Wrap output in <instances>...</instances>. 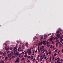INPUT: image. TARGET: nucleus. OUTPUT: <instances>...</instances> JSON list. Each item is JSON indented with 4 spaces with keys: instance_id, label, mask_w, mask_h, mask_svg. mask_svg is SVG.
Wrapping results in <instances>:
<instances>
[{
    "instance_id": "obj_1",
    "label": "nucleus",
    "mask_w": 63,
    "mask_h": 63,
    "mask_svg": "<svg viewBox=\"0 0 63 63\" xmlns=\"http://www.w3.org/2000/svg\"><path fill=\"white\" fill-rule=\"evenodd\" d=\"M31 48H30V50H28L27 52L28 53V55H30V54H31Z\"/></svg>"
},
{
    "instance_id": "obj_2",
    "label": "nucleus",
    "mask_w": 63,
    "mask_h": 63,
    "mask_svg": "<svg viewBox=\"0 0 63 63\" xmlns=\"http://www.w3.org/2000/svg\"><path fill=\"white\" fill-rule=\"evenodd\" d=\"M13 54L14 55H15V56H18V54H19V53L18 52H14Z\"/></svg>"
},
{
    "instance_id": "obj_3",
    "label": "nucleus",
    "mask_w": 63,
    "mask_h": 63,
    "mask_svg": "<svg viewBox=\"0 0 63 63\" xmlns=\"http://www.w3.org/2000/svg\"><path fill=\"white\" fill-rule=\"evenodd\" d=\"M60 32L59 31H58L56 33L57 34V38H59V36H60V34H58Z\"/></svg>"
},
{
    "instance_id": "obj_4",
    "label": "nucleus",
    "mask_w": 63,
    "mask_h": 63,
    "mask_svg": "<svg viewBox=\"0 0 63 63\" xmlns=\"http://www.w3.org/2000/svg\"><path fill=\"white\" fill-rule=\"evenodd\" d=\"M47 43V41L45 40L43 41V45H46V43Z\"/></svg>"
},
{
    "instance_id": "obj_5",
    "label": "nucleus",
    "mask_w": 63,
    "mask_h": 63,
    "mask_svg": "<svg viewBox=\"0 0 63 63\" xmlns=\"http://www.w3.org/2000/svg\"><path fill=\"white\" fill-rule=\"evenodd\" d=\"M42 45H43V42H41L38 44V45L39 46H40V45L42 46Z\"/></svg>"
},
{
    "instance_id": "obj_6",
    "label": "nucleus",
    "mask_w": 63,
    "mask_h": 63,
    "mask_svg": "<svg viewBox=\"0 0 63 63\" xmlns=\"http://www.w3.org/2000/svg\"><path fill=\"white\" fill-rule=\"evenodd\" d=\"M14 52H16L17 51L16 50V47H14Z\"/></svg>"
},
{
    "instance_id": "obj_7",
    "label": "nucleus",
    "mask_w": 63,
    "mask_h": 63,
    "mask_svg": "<svg viewBox=\"0 0 63 63\" xmlns=\"http://www.w3.org/2000/svg\"><path fill=\"white\" fill-rule=\"evenodd\" d=\"M19 61V59L18 58V59H17L15 61V62H18Z\"/></svg>"
},
{
    "instance_id": "obj_8",
    "label": "nucleus",
    "mask_w": 63,
    "mask_h": 63,
    "mask_svg": "<svg viewBox=\"0 0 63 63\" xmlns=\"http://www.w3.org/2000/svg\"><path fill=\"white\" fill-rule=\"evenodd\" d=\"M28 44L27 43H26V46L27 47H28Z\"/></svg>"
},
{
    "instance_id": "obj_9",
    "label": "nucleus",
    "mask_w": 63,
    "mask_h": 63,
    "mask_svg": "<svg viewBox=\"0 0 63 63\" xmlns=\"http://www.w3.org/2000/svg\"><path fill=\"white\" fill-rule=\"evenodd\" d=\"M44 37H45V38H44V39H46V40L47 39H46V38H47V35H44Z\"/></svg>"
},
{
    "instance_id": "obj_10",
    "label": "nucleus",
    "mask_w": 63,
    "mask_h": 63,
    "mask_svg": "<svg viewBox=\"0 0 63 63\" xmlns=\"http://www.w3.org/2000/svg\"><path fill=\"white\" fill-rule=\"evenodd\" d=\"M45 50V49H43V50H41V51L43 53H44Z\"/></svg>"
},
{
    "instance_id": "obj_11",
    "label": "nucleus",
    "mask_w": 63,
    "mask_h": 63,
    "mask_svg": "<svg viewBox=\"0 0 63 63\" xmlns=\"http://www.w3.org/2000/svg\"><path fill=\"white\" fill-rule=\"evenodd\" d=\"M18 51H21V48H19L18 49Z\"/></svg>"
},
{
    "instance_id": "obj_12",
    "label": "nucleus",
    "mask_w": 63,
    "mask_h": 63,
    "mask_svg": "<svg viewBox=\"0 0 63 63\" xmlns=\"http://www.w3.org/2000/svg\"><path fill=\"white\" fill-rule=\"evenodd\" d=\"M40 38L41 40H43V36H41L40 37Z\"/></svg>"
},
{
    "instance_id": "obj_13",
    "label": "nucleus",
    "mask_w": 63,
    "mask_h": 63,
    "mask_svg": "<svg viewBox=\"0 0 63 63\" xmlns=\"http://www.w3.org/2000/svg\"><path fill=\"white\" fill-rule=\"evenodd\" d=\"M8 59V57H6L4 59L5 60H7V59Z\"/></svg>"
},
{
    "instance_id": "obj_14",
    "label": "nucleus",
    "mask_w": 63,
    "mask_h": 63,
    "mask_svg": "<svg viewBox=\"0 0 63 63\" xmlns=\"http://www.w3.org/2000/svg\"><path fill=\"white\" fill-rule=\"evenodd\" d=\"M49 43L48 42L47 43V45L48 47H49V45H49Z\"/></svg>"
},
{
    "instance_id": "obj_15",
    "label": "nucleus",
    "mask_w": 63,
    "mask_h": 63,
    "mask_svg": "<svg viewBox=\"0 0 63 63\" xmlns=\"http://www.w3.org/2000/svg\"><path fill=\"white\" fill-rule=\"evenodd\" d=\"M58 43H56V47H58Z\"/></svg>"
},
{
    "instance_id": "obj_16",
    "label": "nucleus",
    "mask_w": 63,
    "mask_h": 63,
    "mask_svg": "<svg viewBox=\"0 0 63 63\" xmlns=\"http://www.w3.org/2000/svg\"><path fill=\"white\" fill-rule=\"evenodd\" d=\"M12 54H11V53L10 54H8V56H9L10 57L11 56H12Z\"/></svg>"
},
{
    "instance_id": "obj_17",
    "label": "nucleus",
    "mask_w": 63,
    "mask_h": 63,
    "mask_svg": "<svg viewBox=\"0 0 63 63\" xmlns=\"http://www.w3.org/2000/svg\"><path fill=\"white\" fill-rule=\"evenodd\" d=\"M4 45H5V46H6V47H5V48H7V44H4Z\"/></svg>"
},
{
    "instance_id": "obj_18",
    "label": "nucleus",
    "mask_w": 63,
    "mask_h": 63,
    "mask_svg": "<svg viewBox=\"0 0 63 63\" xmlns=\"http://www.w3.org/2000/svg\"><path fill=\"white\" fill-rule=\"evenodd\" d=\"M6 53H7L8 54V53H9V52L8 51H6Z\"/></svg>"
},
{
    "instance_id": "obj_19",
    "label": "nucleus",
    "mask_w": 63,
    "mask_h": 63,
    "mask_svg": "<svg viewBox=\"0 0 63 63\" xmlns=\"http://www.w3.org/2000/svg\"><path fill=\"white\" fill-rule=\"evenodd\" d=\"M30 62V60H29L27 61V63H29Z\"/></svg>"
},
{
    "instance_id": "obj_20",
    "label": "nucleus",
    "mask_w": 63,
    "mask_h": 63,
    "mask_svg": "<svg viewBox=\"0 0 63 63\" xmlns=\"http://www.w3.org/2000/svg\"><path fill=\"white\" fill-rule=\"evenodd\" d=\"M31 59H32V60H33V56H32L31 57Z\"/></svg>"
},
{
    "instance_id": "obj_21",
    "label": "nucleus",
    "mask_w": 63,
    "mask_h": 63,
    "mask_svg": "<svg viewBox=\"0 0 63 63\" xmlns=\"http://www.w3.org/2000/svg\"><path fill=\"white\" fill-rule=\"evenodd\" d=\"M12 58H15V56H12Z\"/></svg>"
},
{
    "instance_id": "obj_22",
    "label": "nucleus",
    "mask_w": 63,
    "mask_h": 63,
    "mask_svg": "<svg viewBox=\"0 0 63 63\" xmlns=\"http://www.w3.org/2000/svg\"><path fill=\"white\" fill-rule=\"evenodd\" d=\"M59 61H60V60H57V62H59Z\"/></svg>"
},
{
    "instance_id": "obj_23",
    "label": "nucleus",
    "mask_w": 63,
    "mask_h": 63,
    "mask_svg": "<svg viewBox=\"0 0 63 63\" xmlns=\"http://www.w3.org/2000/svg\"><path fill=\"white\" fill-rule=\"evenodd\" d=\"M39 46H40L39 45L38 46V50L39 49H40V47H39Z\"/></svg>"
},
{
    "instance_id": "obj_24",
    "label": "nucleus",
    "mask_w": 63,
    "mask_h": 63,
    "mask_svg": "<svg viewBox=\"0 0 63 63\" xmlns=\"http://www.w3.org/2000/svg\"><path fill=\"white\" fill-rule=\"evenodd\" d=\"M50 61L51 60V56H50Z\"/></svg>"
},
{
    "instance_id": "obj_25",
    "label": "nucleus",
    "mask_w": 63,
    "mask_h": 63,
    "mask_svg": "<svg viewBox=\"0 0 63 63\" xmlns=\"http://www.w3.org/2000/svg\"><path fill=\"white\" fill-rule=\"evenodd\" d=\"M40 50H42H42L43 49V48H42V47H40Z\"/></svg>"
},
{
    "instance_id": "obj_26",
    "label": "nucleus",
    "mask_w": 63,
    "mask_h": 63,
    "mask_svg": "<svg viewBox=\"0 0 63 63\" xmlns=\"http://www.w3.org/2000/svg\"><path fill=\"white\" fill-rule=\"evenodd\" d=\"M10 54H11L12 55L13 54V52H11Z\"/></svg>"
},
{
    "instance_id": "obj_27",
    "label": "nucleus",
    "mask_w": 63,
    "mask_h": 63,
    "mask_svg": "<svg viewBox=\"0 0 63 63\" xmlns=\"http://www.w3.org/2000/svg\"><path fill=\"white\" fill-rule=\"evenodd\" d=\"M27 57L29 58H30V56H28Z\"/></svg>"
},
{
    "instance_id": "obj_28",
    "label": "nucleus",
    "mask_w": 63,
    "mask_h": 63,
    "mask_svg": "<svg viewBox=\"0 0 63 63\" xmlns=\"http://www.w3.org/2000/svg\"><path fill=\"white\" fill-rule=\"evenodd\" d=\"M54 55L55 56H56V55H57V54H56V53H55L54 54Z\"/></svg>"
},
{
    "instance_id": "obj_29",
    "label": "nucleus",
    "mask_w": 63,
    "mask_h": 63,
    "mask_svg": "<svg viewBox=\"0 0 63 63\" xmlns=\"http://www.w3.org/2000/svg\"><path fill=\"white\" fill-rule=\"evenodd\" d=\"M18 55H19V56H18L19 57H20L21 55H20V54H19H19H18Z\"/></svg>"
},
{
    "instance_id": "obj_30",
    "label": "nucleus",
    "mask_w": 63,
    "mask_h": 63,
    "mask_svg": "<svg viewBox=\"0 0 63 63\" xmlns=\"http://www.w3.org/2000/svg\"><path fill=\"white\" fill-rule=\"evenodd\" d=\"M38 51L39 52H40V51H41V50L40 49H38Z\"/></svg>"
},
{
    "instance_id": "obj_31",
    "label": "nucleus",
    "mask_w": 63,
    "mask_h": 63,
    "mask_svg": "<svg viewBox=\"0 0 63 63\" xmlns=\"http://www.w3.org/2000/svg\"><path fill=\"white\" fill-rule=\"evenodd\" d=\"M35 61V58L33 59L32 61L33 62H34Z\"/></svg>"
},
{
    "instance_id": "obj_32",
    "label": "nucleus",
    "mask_w": 63,
    "mask_h": 63,
    "mask_svg": "<svg viewBox=\"0 0 63 63\" xmlns=\"http://www.w3.org/2000/svg\"><path fill=\"white\" fill-rule=\"evenodd\" d=\"M57 59H58V60H60V58L59 57H58L57 58Z\"/></svg>"
},
{
    "instance_id": "obj_33",
    "label": "nucleus",
    "mask_w": 63,
    "mask_h": 63,
    "mask_svg": "<svg viewBox=\"0 0 63 63\" xmlns=\"http://www.w3.org/2000/svg\"><path fill=\"white\" fill-rule=\"evenodd\" d=\"M39 56H40V55H38V56L37 57V59H38V58H39Z\"/></svg>"
},
{
    "instance_id": "obj_34",
    "label": "nucleus",
    "mask_w": 63,
    "mask_h": 63,
    "mask_svg": "<svg viewBox=\"0 0 63 63\" xmlns=\"http://www.w3.org/2000/svg\"><path fill=\"white\" fill-rule=\"evenodd\" d=\"M52 45H51L50 46V48H52Z\"/></svg>"
},
{
    "instance_id": "obj_35",
    "label": "nucleus",
    "mask_w": 63,
    "mask_h": 63,
    "mask_svg": "<svg viewBox=\"0 0 63 63\" xmlns=\"http://www.w3.org/2000/svg\"><path fill=\"white\" fill-rule=\"evenodd\" d=\"M49 40L50 41H52V39L51 38Z\"/></svg>"
},
{
    "instance_id": "obj_36",
    "label": "nucleus",
    "mask_w": 63,
    "mask_h": 63,
    "mask_svg": "<svg viewBox=\"0 0 63 63\" xmlns=\"http://www.w3.org/2000/svg\"><path fill=\"white\" fill-rule=\"evenodd\" d=\"M47 56L45 57H44L45 59H47Z\"/></svg>"
},
{
    "instance_id": "obj_37",
    "label": "nucleus",
    "mask_w": 63,
    "mask_h": 63,
    "mask_svg": "<svg viewBox=\"0 0 63 63\" xmlns=\"http://www.w3.org/2000/svg\"><path fill=\"white\" fill-rule=\"evenodd\" d=\"M13 49V48H12V47H10V50H12Z\"/></svg>"
},
{
    "instance_id": "obj_38",
    "label": "nucleus",
    "mask_w": 63,
    "mask_h": 63,
    "mask_svg": "<svg viewBox=\"0 0 63 63\" xmlns=\"http://www.w3.org/2000/svg\"><path fill=\"white\" fill-rule=\"evenodd\" d=\"M62 38H63V37H61L60 38V39L61 40H62Z\"/></svg>"
},
{
    "instance_id": "obj_39",
    "label": "nucleus",
    "mask_w": 63,
    "mask_h": 63,
    "mask_svg": "<svg viewBox=\"0 0 63 63\" xmlns=\"http://www.w3.org/2000/svg\"><path fill=\"white\" fill-rule=\"evenodd\" d=\"M57 49H56L55 51V52H57Z\"/></svg>"
},
{
    "instance_id": "obj_40",
    "label": "nucleus",
    "mask_w": 63,
    "mask_h": 63,
    "mask_svg": "<svg viewBox=\"0 0 63 63\" xmlns=\"http://www.w3.org/2000/svg\"><path fill=\"white\" fill-rule=\"evenodd\" d=\"M42 48H43V49H44V47H44V46H42Z\"/></svg>"
},
{
    "instance_id": "obj_41",
    "label": "nucleus",
    "mask_w": 63,
    "mask_h": 63,
    "mask_svg": "<svg viewBox=\"0 0 63 63\" xmlns=\"http://www.w3.org/2000/svg\"><path fill=\"white\" fill-rule=\"evenodd\" d=\"M60 47H62V44H61L60 45Z\"/></svg>"
},
{
    "instance_id": "obj_42",
    "label": "nucleus",
    "mask_w": 63,
    "mask_h": 63,
    "mask_svg": "<svg viewBox=\"0 0 63 63\" xmlns=\"http://www.w3.org/2000/svg\"><path fill=\"white\" fill-rule=\"evenodd\" d=\"M52 60H53V61H54V57H53V58L52 59Z\"/></svg>"
},
{
    "instance_id": "obj_43",
    "label": "nucleus",
    "mask_w": 63,
    "mask_h": 63,
    "mask_svg": "<svg viewBox=\"0 0 63 63\" xmlns=\"http://www.w3.org/2000/svg\"><path fill=\"white\" fill-rule=\"evenodd\" d=\"M60 42L61 43H62V40H60Z\"/></svg>"
},
{
    "instance_id": "obj_44",
    "label": "nucleus",
    "mask_w": 63,
    "mask_h": 63,
    "mask_svg": "<svg viewBox=\"0 0 63 63\" xmlns=\"http://www.w3.org/2000/svg\"><path fill=\"white\" fill-rule=\"evenodd\" d=\"M49 54H50V53H51V51H49V53H48Z\"/></svg>"
},
{
    "instance_id": "obj_45",
    "label": "nucleus",
    "mask_w": 63,
    "mask_h": 63,
    "mask_svg": "<svg viewBox=\"0 0 63 63\" xmlns=\"http://www.w3.org/2000/svg\"><path fill=\"white\" fill-rule=\"evenodd\" d=\"M51 35V34L50 33L48 35V36H49V35Z\"/></svg>"
},
{
    "instance_id": "obj_46",
    "label": "nucleus",
    "mask_w": 63,
    "mask_h": 63,
    "mask_svg": "<svg viewBox=\"0 0 63 63\" xmlns=\"http://www.w3.org/2000/svg\"><path fill=\"white\" fill-rule=\"evenodd\" d=\"M3 56H5V53H3Z\"/></svg>"
},
{
    "instance_id": "obj_47",
    "label": "nucleus",
    "mask_w": 63,
    "mask_h": 63,
    "mask_svg": "<svg viewBox=\"0 0 63 63\" xmlns=\"http://www.w3.org/2000/svg\"><path fill=\"white\" fill-rule=\"evenodd\" d=\"M37 52V50H36V51H35V53H36V52Z\"/></svg>"
},
{
    "instance_id": "obj_48",
    "label": "nucleus",
    "mask_w": 63,
    "mask_h": 63,
    "mask_svg": "<svg viewBox=\"0 0 63 63\" xmlns=\"http://www.w3.org/2000/svg\"><path fill=\"white\" fill-rule=\"evenodd\" d=\"M25 53L26 55V54H27V52H25Z\"/></svg>"
},
{
    "instance_id": "obj_49",
    "label": "nucleus",
    "mask_w": 63,
    "mask_h": 63,
    "mask_svg": "<svg viewBox=\"0 0 63 63\" xmlns=\"http://www.w3.org/2000/svg\"><path fill=\"white\" fill-rule=\"evenodd\" d=\"M4 61H2L1 63H4Z\"/></svg>"
},
{
    "instance_id": "obj_50",
    "label": "nucleus",
    "mask_w": 63,
    "mask_h": 63,
    "mask_svg": "<svg viewBox=\"0 0 63 63\" xmlns=\"http://www.w3.org/2000/svg\"><path fill=\"white\" fill-rule=\"evenodd\" d=\"M0 54H2V53L1 51H0Z\"/></svg>"
},
{
    "instance_id": "obj_51",
    "label": "nucleus",
    "mask_w": 63,
    "mask_h": 63,
    "mask_svg": "<svg viewBox=\"0 0 63 63\" xmlns=\"http://www.w3.org/2000/svg\"><path fill=\"white\" fill-rule=\"evenodd\" d=\"M60 61L61 62H62V61H63V59L61 60Z\"/></svg>"
},
{
    "instance_id": "obj_52",
    "label": "nucleus",
    "mask_w": 63,
    "mask_h": 63,
    "mask_svg": "<svg viewBox=\"0 0 63 63\" xmlns=\"http://www.w3.org/2000/svg\"><path fill=\"white\" fill-rule=\"evenodd\" d=\"M50 38L51 39H52V40H53V37H51Z\"/></svg>"
},
{
    "instance_id": "obj_53",
    "label": "nucleus",
    "mask_w": 63,
    "mask_h": 63,
    "mask_svg": "<svg viewBox=\"0 0 63 63\" xmlns=\"http://www.w3.org/2000/svg\"><path fill=\"white\" fill-rule=\"evenodd\" d=\"M48 52H47V55H48Z\"/></svg>"
},
{
    "instance_id": "obj_54",
    "label": "nucleus",
    "mask_w": 63,
    "mask_h": 63,
    "mask_svg": "<svg viewBox=\"0 0 63 63\" xmlns=\"http://www.w3.org/2000/svg\"><path fill=\"white\" fill-rule=\"evenodd\" d=\"M61 51H62V52H63V49H62V50H61Z\"/></svg>"
},
{
    "instance_id": "obj_55",
    "label": "nucleus",
    "mask_w": 63,
    "mask_h": 63,
    "mask_svg": "<svg viewBox=\"0 0 63 63\" xmlns=\"http://www.w3.org/2000/svg\"><path fill=\"white\" fill-rule=\"evenodd\" d=\"M57 63H61V62H57Z\"/></svg>"
},
{
    "instance_id": "obj_56",
    "label": "nucleus",
    "mask_w": 63,
    "mask_h": 63,
    "mask_svg": "<svg viewBox=\"0 0 63 63\" xmlns=\"http://www.w3.org/2000/svg\"><path fill=\"white\" fill-rule=\"evenodd\" d=\"M39 60H40V59H38V62H39Z\"/></svg>"
},
{
    "instance_id": "obj_57",
    "label": "nucleus",
    "mask_w": 63,
    "mask_h": 63,
    "mask_svg": "<svg viewBox=\"0 0 63 63\" xmlns=\"http://www.w3.org/2000/svg\"><path fill=\"white\" fill-rule=\"evenodd\" d=\"M24 54V52H22V54Z\"/></svg>"
},
{
    "instance_id": "obj_58",
    "label": "nucleus",
    "mask_w": 63,
    "mask_h": 63,
    "mask_svg": "<svg viewBox=\"0 0 63 63\" xmlns=\"http://www.w3.org/2000/svg\"><path fill=\"white\" fill-rule=\"evenodd\" d=\"M17 45H18V44H16V47L17 46Z\"/></svg>"
},
{
    "instance_id": "obj_59",
    "label": "nucleus",
    "mask_w": 63,
    "mask_h": 63,
    "mask_svg": "<svg viewBox=\"0 0 63 63\" xmlns=\"http://www.w3.org/2000/svg\"><path fill=\"white\" fill-rule=\"evenodd\" d=\"M40 61H42V59H40Z\"/></svg>"
},
{
    "instance_id": "obj_60",
    "label": "nucleus",
    "mask_w": 63,
    "mask_h": 63,
    "mask_svg": "<svg viewBox=\"0 0 63 63\" xmlns=\"http://www.w3.org/2000/svg\"><path fill=\"white\" fill-rule=\"evenodd\" d=\"M40 57H43V55H41Z\"/></svg>"
},
{
    "instance_id": "obj_61",
    "label": "nucleus",
    "mask_w": 63,
    "mask_h": 63,
    "mask_svg": "<svg viewBox=\"0 0 63 63\" xmlns=\"http://www.w3.org/2000/svg\"><path fill=\"white\" fill-rule=\"evenodd\" d=\"M24 59V58H22V59H21V60H23Z\"/></svg>"
},
{
    "instance_id": "obj_62",
    "label": "nucleus",
    "mask_w": 63,
    "mask_h": 63,
    "mask_svg": "<svg viewBox=\"0 0 63 63\" xmlns=\"http://www.w3.org/2000/svg\"><path fill=\"white\" fill-rule=\"evenodd\" d=\"M52 44H54V42L53 41H52Z\"/></svg>"
},
{
    "instance_id": "obj_63",
    "label": "nucleus",
    "mask_w": 63,
    "mask_h": 63,
    "mask_svg": "<svg viewBox=\"0 0 63 63\" xmlns=\"http://www.w3.org/2000/svg\"><path fill=\"white\" fill-rule=\"evenodd\" d=\"M9 42V41H6V43H8V42Z\"/></svg>"
},
{
    "instance_id": "obj_64",
    "label": "nucleus",
    "mask_w": 63,
    "mask_h": 63,
    "mask_svg": "<svg viewBox=\"0 0 63 63\" xmlns=\"http://www.w3.org/2000/svg\"><path fill=\"white\" fill-rule=\"evenodd\" d=\"M17 43H19V41H17Z\"/></svg>"
}]
</instances>
